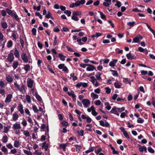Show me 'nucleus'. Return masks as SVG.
Returning <instances> with one entry per match:
<instances>
[{
    "label": "nucleus",
    "mask_w": 155,
    "mask_h": 155,
    "mask_svg": "<svg viewBox=\"0 0 155 155\" xmlns=\"http://www.w3.org/2000/svg\"><path fill=\"white\" fill-rule=\"evenodd\" d=\"M135 23V22H129L127 23V25L132 27L134 26Z\"/></svg>",
    "instance_id": "57"
},
{
    "label": "nucleus",
    "mask_w": 155,
    "mask_h": 155,
    "mask_svg": "<svg viewBox=\"0 0 155 155\" xmlns=\"http://www.w3.org/2000/svg\"><path fill=\"white\" fill-rule=\"evenodd\" d=\"M6 85V84H5L4 82L1 79L0 81V86L1 87V88L4 87Z\"/></svg>",
    "instance_id": "41"
},
{
    "label": "nucleus",
    "mask_w": 155,
    "mask_h": 155,
    "mask_svg": "<svg viewBox=\"0 0 155 155\" xmlns=\"http://www.w3.org/2000/svg\"><path fill=\"white\" fill-rule=\"evenodd\" d=\"M22 131L23 132V134L26 137H29L30 136V134L29 132L27 130H22Z\"/></svg>",
    "instance_id": "24"
},
{
    "label": "nucleus",
    "mask_w": 155,
    "mask_h": 155,
    "mask_svg": "<svg viewBox=\"0 0 155 155\" xmlns=\"http://www.w3.org/2000/svg\"><path fill=\"white\" fill-rule=\"evenodd\" d=\"M12 36L13 38V40L15 41H16L18 38V36L17 35V33H13L12 34Z\"/></svg>",
    "instance_id": "29"
},
{
    "label": "nucleus",
    "mask_w": 155,
    "mask_h": 155,
    "mask_svg": "<svg viewBox=\"0 0 155 155\" xmlns=\"http://www.w3.org/2000/svg\"><path fill=\"white\" fill-rule=\"evenodd\" d=\"M75 4L76 6H78L81 4V2L79 0H78L75 2Z\"/></svg>",
    "instance_id": "62"
},
{
    "label": "nucleus",
    "mask_w": 155,
    "mask_h": 155,
    "mask_svg": "<svg viewBox=\"0 0 155 155\" xmlns=\"http://www.w3.org/2000/svg\"><path fill=\"white\" fill-rule=\"evenodd\" d=\"M12 66L14 69H16L18 66L19 64L18 62L17 61H13L12 64Z\"/></svg>",
    "instance_id": "19"
},
{
    "label": "nucleus",
    "mask_w": 155,
    "mask_h": 155,
    "mask_svg": "<svg viewBox=\"0 0 155 155\" xmlns=\"http://www.w3.org/2000/svg\"><path fill=\"white\" fill-rule=\"evenodd\" d=\"M65 14H66L68 16H70L71 15V12L68 10H66L64 12Z\"/></svg>",
    "instance_id": "61"
},
{
    "label": "nucleus",
    "mask_w": 155,
    "mask_h": 155,
    "mask_svg": "<svg viewBox=\"0 0 155 155\" xmlns=\"http://www.w3.org/2000/svg\"><path fill=\"white\" fill-rule=\"evenodd\" d=\"M64 66L65 65L64 64H59L58 66V67L59 69H63V67H64Z\"/></svg>",
    "instance_id": "63"
},
{
    "label": "nucleus",
    "mask_w": 155,
    "mask_h": 155,
    "mask_svg": "<svg viewBox=\"0 0 155 155\" xmlns=\"http://www.w3.org/2000/svg\"><path fill=\"white\" fill-rule=\"evenodd\" d=\"M14 85L17 89L20 92H23V91H26L25 88L26 87L25 85L23 84H21L20 86L17 83V82L14 83Z\"/></svg>",
    "instance_id": "2"
},
{
    "label": "nucleus",
    "mask_w": 155,
    "mask_h": 155,
    "mask_svg": "<svg viewBox=\"0 0 155 155\" xmlns=\"http://www.w3.org/2000/svg\"><path fill=\"white\" fill-rule=\"evenodd\" d=\"M6 78L7 81L9 83L12 82L13 80V78L12 76L9 74L6 75Z\"/></svg>",
    "instance_id": "14"
},
{
    "label": "nucleus",
    "mask_w": 155,
    "mask_h": 155,
    "mask_svg": "<svg viewBox=\"0 0 155 155\" xmlns=\"http://www.w3.org/2000/svg\"><path fill=\"white\" fill-rule=\"evenodd\" d=\"M127 58L130 60H132L133 58V57L131 55V53H129L126 55Z\"/></svg>",
    "instance_id": "44"
},
{
    "label": "nucleus",
    "mask_w": 155,
    "mask_h": 155,
    "mask_svg": "<svg viewBox=\"0 0 155 155\" xmlns=\"http://www.w3.org/2000/svg\"><path fill=\"white\" fill-rule=\"evenodd\" d=\"M27 117L28 118L27 119L28 121L30 124H32L33 122L31 118L29 116H27Z\"/></svg>",
    "instance_id": "53"
},
{
    "label": "nucleus",
    "mask_w": 155,
    "mask_h": 155,
    "mask_svg": "<svg viewBox=\"0 0 155 155\" xmlns=\"http://www.w3.org/2000/svg\"><path fill=\"white\" fill-rule=\"evenodd\" d=\"M25 113L28 116H30L31 115L30 112L28 109L27 108H26L25 110Z\"/></svg>",
    "instance_id": "55"
},
{
    "label": "nucleus",
    "mask_w": 155,
    "mask_h": 155,
    "mask_svg": "<svg viewBox=\"0 0 155 155\" xmlns=\"http://www.w3.org/2000/svg\"><path fill=\"white\" fill-rule=\"evenodd\" d=\"M13 97L12 95V94H8L5 98V103H9L12 101V99Z\"/></svg>",
    "instance_id": "9"
},
{
    "label": "nucleus",
    "mask_w": 155,
    "mask_h": 155,
    "mask_svg": "<svg viewBox=\"0 0 155 155\" xmlns=\"http://www.w3.org/2000/svg\"><path fill=\"white\" fill-rule=\"evenodd\" d=\"M20 145V143L19 141L15 140L14 141V145L15 147H18Z\"/></svg>",
    "instance_id": "40"
},
{
    "label": "nucleus",
    "mask_w": 155,
    "mask_h": 155,
    "mask_svg": "<svg viewBox=\"0 0 155 155\" xmlns=\"http://www.w3.org/2000/svg\"><path fill=\"white\" fill-rule=\"evenodd\" d=\"M32 109L35 113H37L38 112V110L36 106L35 105L33 106Z\"/></svg>",
    "instance_id": "45"
},
{
    "label": "nucleus",
    "mask_w": 155,
    "mask_h": 155,
    "mask_svg": "<svg viewBox=\"0 0 155 155\" xmlns=\"http://www.w3.org/2000/svg\"><path fill=\"white\" fill-rule=\"evenodd\" d=\"M18 110L21 114H23L24 113L23 106L22 104H18Z\"/></svg>",
    "instance_id": "11"
},
{
    "label": "nucleus",
    "mask_w": 155,
    "mask_h": 155,
    "mask_svg": "<svg viewBox=\"0 0 155 155\" xmlns=\"http://www.w3.org/2000/svg\"><path fill=\"white\" fill-rule=\"evenodd\" d=\"M12 44H13L12 41L11 40H10L8 41L7 43V47L8 48H10L12 46Z\"/></svg>",
    "instance_id": "49"
},
{
    "label": "nucleus",
    "mask_w": 155,
    "mask_h": 155,
    "mask_svg": "<svg viewBox=\"0 0 155 155\" xmlns=\"http://www.w3.org/2000/svg\"><path fill=\"white\" fill-rule=\"evenodd\" d=\"M72 14L76 16H78L81 15V12L80 11L74 12H73Z\"/></svg>",
    "instance_id": "56"
},
{
    "label": "nucleus",
    "mask_w": 155,
    "mask_h": 155,
    "mask_svg": "<svg viewBox=\"0 0 155 155\" xmlns=\"http://www.w3.org/2000/svg\"><path fill=\"white\" fill-rule=\"evenodd\" d=\"M21 57L23 62L25 63H26L28 62L30 63L32 62V60L30 57L27 56L26 54L24 53L22 54Z\"/></svg>",
    "instance_id": "3"
},
{
    "label": "nucleus",
    "mask_w": 155,
    "mask_h": 155,
    "mask_svg": "<svg viewBox=\"0 0 155 155\" xmlns=\"http://www.w3.org/2000/svg\"><path fill=\"white\" fill-rule=\"evenodd\" d=\"M21 128L20 124L19 122H17L13 125L12 128L14 130L17 129H19Z\"/></svg>",
    "instance_id": "10"
},
{
    "label": "nucleus",
    "mask_w": 155,
    "mask_h": 155,
    "mask_svg": "<svg viewBox=\"0 0 155 155\" xmlns=\"http://www.w3.org/2000/svg\"><path fill=\"white\" fill-rule=\"evenodd\" d=\"M2 141L4 143H6L8 140V137L6 135H4L2 140Z\"/></svg>",
    "instance_id": "26"
},
{
    "label": "nucleus",
    "mask_w": 155,
    "mask_h": 155,
    "mask_svg": "<svg viewBox=\"0 0 155 155\" xmlns=\"http://www.w3.org/2000/svg\"><path fill=\"white\" fill-rule=\"evenodd\" d=\"M94 148L92 147H90L87 150H86L85 152L86 153L93 152L94 151Z\"/></svg>",
    "instance_id": "46"
},
{
    "label": "nucleus",
    "mask_w": 155,
    "mask_h": 155,
    "mask_svg": "<svg viewBox=\"0 0 155 155\" xmlns=\"http://www.w3.org/2000/svg\"><path fill=\"white\" fill-rule=\"evenodd\" d=\"M148 150L151 153H153L154 152V150L151 147H148Z\"/></svg>",
    "instance_id": "60"
},
{
    "label": "nucleus",
    "mask_w": 155,
    "mask_h": 155,
    "mask_svg": "<svg viewBox=\"0 0 155 155\" xmlns=\"http://www.w3.org/2000/svg\"><path fill=\"white\" fill-rule=\"evenodd\" d=\"M98 12L100 14V17L101 18L105 20L106 18V17L105 15L103 14L102 12L98 11Z\"/></svg>",
    "instance_id": "30"
},
{
    "label": "nucleus",
    "mask_w": 155,
    "mask_h": 155,
    "mask_svg": "<svg viewBox=\"0 0 155 155\" xmlns=\"http://www.w3.org/2000/svg\"><path fill=\"white\" fill-rule=\"evenodd\" d=\"M12 17H13L17 21H19V18L18 17V16L17 15L16 13L15 12L14 15H13Z\"/></svg>",
    "instance_id": "52"
},
{
    "label": "nucleus",
    "mask_w": 155,
    "mask_h": 155,
    "mask_svg": "<svg viewBox=\"0 0 155 155\" xmlns=\"http://www.w3.org/2000/svg\"><path fill=\"white\" fill-rule=\"evenodd\" d=\"M101 73L100 72H97L95 75V77L97 80L99 81H101L102 80V78L101 77Z\"/></svg>",
    "instance_id": "17"
},
{
    "label": "nucleus",
    "mask_w": 155,
    "mask_h": 155,
    "mask_svg": "<svg viewBox=\"0 0 155 155\" xmlns=\"http://www.w3.org/2000/svg\"><path fill=\"white\" fill-rule=\"evenodd\" d=\"M82 102L83 104L84 107L85 108L88 107L90 104V101L87 99H84L82 100Z\"/></svg>",
    "instance_id": "4"
},
{
    "label": "nucleus",
    "mask_w": 155,
    "mask_h": 155,
    "mask_svg": "<svg viewBox=\"0 0 155 155\" xmlns=\"http://www.w3.org/2000/svg\"><path fill=\"white\" fill-rule=\"evenodd\" d=\"M139 117V115L138 114H136V117H138V119L137 120V122L138 123L142 124L144 122V120L140 117Z\"/></svg>",
    "instance_id": "21"
},
{
    "label": "nucleus",
    "mask_w": 155,
    "mask_h": 155,
    "mask_svg": "<svg viewBox=\"0 0 155 155\" xmlns=\"http://www.w3.org/2000/svg\"><path fill=\"white\" fill-rule=\"evenodd\" d=\"M10 127H8L4 126L3 132L6 133L8 132L10 129Z\"/></svg>",
    "instance_id": "43"
},
{
    "label": "nucleus",
    "mask_w": 155,
    "mask_h": 155,
    "mask_svg": "<svg viewBox=\"0 0 155 155\" xmlns=\"http://www.w3.org/2000/svg\"><path fill=\"white\" fill-rule=\"evenodd\" d=\"M105 92L107 94H109L110 93L111 89L108 87L105 88Z\"/></svg>",
    "instance_id": "58"
},
{
    "label": "nucleus",
    "mask_w": 155,
    "mask_h": 155,
    "mask_svg": "<svg viewBox=\"0 0 155 155\" xmlns=\"http://www.w3.org/2000/svg\"><path fill=\"white\" fill-rule=\"evenodd\" d=\"M111 150H112V153L113 154H118V151H117L115 150L113 147L111 146Z\"/></svg>",
    "instance_id": "50"
},
{
    "label": "nucleus",
    "mask_w": 155,
    "mask_h": 155,
    "mask_svg": "<svg viewBox=\"0 0 155 155\" xmlns=\"http://www.w3.org/2000/svg\"><path fill=\"white\" fill-rule=\"evenodd\" d=\"M87 67L86 68V70L88 71H92L94 70H95V68L94 67L93 65L90 64H88Z\"/></svg>",
    "instance_id": "12"
},
{
    "label": "nucleus",
    "mask_w": 155,
    "mask_h": 155,
    "mask_svg": "<svg viewBox=\"0 0 155 155\" xmlns=\"http://www.w3.org/2000/svg\"><path fill=\"white\" fill-rule=\"evenodd\" d=\"M67 143L61 144L60 145V148H62L63 151H65L66 150L65 148L67 146Z\"/></svg>",
    "instance_id": "25"
},
{
    "label": "nucleus",
    "mask_w": 155,
    "mask_h": 155,
    "mask_svg": "<svg viewBox=\"0 0 155 155\" xmlns=\"http://www.w3.org/2000/svg\"><path fill=\"white\" fill-rule=\"evenodd\" d=\"M35 96L36 98L38 101L40 102L41 101H42V98L36 92L35 93Z\"/></svg>",
    "instance_id": "33"
},
{
    "label": "nucleus",
    "mask_w": 155,
    "mask_h": 155,
    "mask_svg": "<svg viewBox=\"0 0 155 155\" xmlns=\"http://www.w3.org/2000/svg\"><path fill=\"white\" fill-rule=\"evenodd\" d=\"M101 34L100 33H96L95 34L93 35L91 37L94 38V37L97 38L98 37L101 36Z\"/></svg>",
    "instance_id": "47"
},
{
    "label": "nucleus",
    "mask_w": 155,
    "mask_h": 155,
    "mask_svg": "<svg viewBox=\"0 0 155 155\" xmlns=\"http://www.w3.org/2000/svg\"><path fill=\"white\" fill-rule=\"evenodd\" d=\"M1 150L4 153L7 154V153L8 150L5 146H3L2 147Z\"/></svg>",
    "instance_id": "38"
},
{
    "label": "nucleus",
    "mask_w": 155,
    "mask_h": 155,
    "mask_svg": "<svg viewBox=\"0 0 155 155\" xmlns=\"http://www.w3.org/2000/svg\"><path fill=\"white\" fill-rule=\"evenodd\" d=\"M91 96L93 99H97L99 97L98 95L95 94L94 92H92L91 93Z\"/></svg>",
    "instance_id": "23"
},
{
    "label": "nucleus",
    "mask_w": 155,
    "mask_h": 155,
    "mask_svg": "<svg viewBox=\"0 0 155 155\" xmlns=\"http://www.w3.org/2000/svg\"><path fill=\"white\" fill-rule=\"evenodd\" d=\"M45 17L47 18H51L52 19H53L52 17L51 16V14L50 12H48L47 15L45 16Z\"/></svg>",
    "instance_id": "54"
},
{
    "label": "nucleus",
    "mask_w": 155,
    "mask_h": 155,
    "mask_svg": "<svg viewBox=\"0 0 155 155\" xmlns=\"http://www.w3.org/2000/svg\"><path fill=\"white\" fill-rule=\"evenodd\" d=\"M143 38V37L140 35H139L136 36V43H138L140 41V40H142Z\"/></svg>",
    "instance_id": "31"
},
{
    "label": "nucleus",
    "mask_w": 155,
    "mask_h": 155,
    "mask_svg": "<svg viewBox=\"0 0 155 155\" xmlns=\"http://www.w3.org/2000/svg\"><path fill=\"white\" fill-rule=\"evenodd\" d=\"M24 69L26 72H27L30 69V66L28 64H26L25 65Z\"/></svg>",
    "instance_id": "35"
},
{
    "label": "nucleus",
    "mask_w": 155,
    "mask_h": 155,
    "mask_svg": "<svg viewBox=\"0 0 155 155\" xmlns=\"http://www.w3.org/2000/svg\"><path fill=\"white\" fill-rule=\"evenodd\" d=\"M90 78L91 79V81L95 87H97L99 85V83L98 82L97 79L95 78L94 76H91L90 77Z\"/></svg>",
    "instance_id": "5"
},
{
    "label": "nucleus",
    "mask_w": 155,
    "mask_h": 155,
    "mask_svg": "<svg viewBox=\"0 0 155 155\" xmlns=\"http://www.w3.org/2000/svg\"><path fill=\"white\" fill-rule=\"evenodd\" d=\"M28 87L30 88L33 87L34 84V81L31 78H28L27 81Z\"/></svg>",
    "instance_id": "6"
},
{
    "label": "nucleus",
    "mask_w": 155,
    "mask_h": 155,
    "mask_svg": "<svg viewBox=\"0 0 155 155\" xmlns=\"http://www.w3.org/2000/svg\"><path fill=\"white\" fill-rule=\"evenodd\" d=\"M14 59V57L12 53H11L8 54L7 59L8 62L10 63L12 62L13 61Z\"/></svg>",
    "instance_id": "8"
},
{
    "label": "nucleus",
    "mask_w": 155,
    "mask_h": 155,
    "mask_svg": "<svg viewBox=\"0 0 155 155\" xmlns=\"http://www.w3.org/2000/svg\"><path fill=\"white\" fill-rule=\"evenodd\" d=\"M34 154L36 155H41L42 152L36 150Z\"/></svg>",
    "instance_id": "64"
},
{
    "label": "nucleus",
    "mask_w": 155,
    "mask_h": 155,
    "mask_svg": "<svg viewBox=\"0 0 155 155\" xmlns=\"http://www.w3.org/2000/svg\"><path fill=\"white\" fill-rule=\"evenodd\" d=\"M71 19L73 20L76 21H78L79 20V18L77 17V16L73 14H72Z\"/></svg>",
    "instance_id": "37"
},
{
    "label": "nucleus",
    "mask_w": 155,
    "mask_h": 155,
    "mask_svg": "<svg viewBox=\"0 0 155 155\" xmlns=\"http://www.w3.org/2000/svg\"><path fill=\"white\" fill-rule=\"evenodd\" d=\"M121 84L116 80V82L114 84L115 87L117 88H119L121 87Z\"/></svg>",
    "instance_id": "20"
},
{
    "label": "nucleus",
    "mask_w": 155,
    "mask_h": 155,
    "mask_svg": "<svg viewBox=\"0 0 155 155\" xmlns=\"http://www.w3.org/2000/svg\"><path fill=\"white\" fill-rule=\"evenodd\" d=\"M19 117V115L17 113L14 112L12 114V119L14 121H16Z\"/></svg>",
    "instance_id": "13"
},
{
    "label": "nucleus",
    "mask_w": 155,
    "mask_h": 155,
    "mask_svg": "<svg viewBox=\"0 0 155 155\" xmlns=\"http://www.w3.org/2000/svg\"><path fill=\"white\" fill-rule=\"evenodd\" d=\"M79 135L81 136H83L84 135V131L83 130H81L79 131H77Z\"/></svg>",
    "instance_id": "51"
},
{
    "label": "nucleus",
    "mask_w": 155,
    "mask_h": 155,
    "mask_svg": "<svg viewBox=\"0 0 155 155\" xmlns=\"http://www.w3.org/2000/svg\"><path fill=\"white\" fill-rule=\"evenodd\" d=\"M81 86L84 87H86L88 86V84L87 83L80 82L76 85V87L78 88H80Z\"/></svg>",
    "instance_id": "7"
},
{
    "label": "nucleus",
    "mask_w": 155,
    "mask_h": 155,
    "mask_svg": "<svg viewBox=\"0 0 155 155\" xmlns=\"http://www.w3.org/2000/svg\"><path fill=\"white\" fill-rule=\"evenodd\" d=\"M124 110L125 108L124 107L117 108L115 107H114L112 108L110 111V112L118 116L119 115V113H120L124 111Z\"/></svg>",
    "instance_id": "1"
},
{
    "label": "nucleus",
    "mask_w": 155,
    "mask_h": 155,
    "mask_svg": "<svg viewBox=\"0 0 155 155\" xmlns=\"http://www.w3.org/2000/svg\"><path fill=\"white\" fill-rule=\"evenodd\" d=\"M14 54L16 58H18L19 57V53L16 48H15Z\"/></svg>",
    "instance_id": "18"
},
{
    "label": "nucleus",
    "mask_w": 155,
    "mask_h": 155,
    "mask_svg": "<svg viewBox=\"0 0 155 155\" xmlns=\"http://www.w3.org/2000/svg\"><path fill=\"white\" fill-rule=\"evenodd\" d=\"M21 124L24 127H26L27 124L26 120L25 118H23Z\"/></svg>",
    "instance_id": "34"
},
{
    "label": "nucleus",
    "mask_w": 155,
    "mask_h": 155,
    "mask_svg": "<svg viewBox=\"0 0 155 155\" xmlns=\"http://www.w3.org/2000/svg\"><path fill=\"white\" fill-rule=\"evenodd\" d=\"M6 11L8 14L11 16H12L14 14L12 11L10 10L8 8L6 9Z\"/></svg>",
    "instance_id": "28"
},
{
    "label": "nucleus",
    "mask_w": 155,
    "mask_h": 155,
    "mask_svg": "<svg viewBox=\"0 0 155 155\" xmlns=\"http://www.w3.org/2000/svg\"><path fill=\"white\" fill-rule=\"evenodd\" d=\"M5 91L2 88H0V94L2 95H5Z\"/></svg>",
    "instance_id": "48"
},
{
    "label": "nucleus",
    "mask_w": 155,
    "mask_h": 155,
    "mask_svg": "<svg viewBox=\"0 0 155 155\" xmlns=\"http://www.w3.org/2000/svg\"><path fill=\"white\" fill-rule=\"evenodd\" d=\"M58 57L60 58V60L62 61H64L65 60V58H66V57L63 55L62 54L60 53L58 54Z\"/></svg>",
    "instance_id": "22"
},
{
    "label": "nucleus",
    "mask_w": 155,
    "mask_h": 155,
    "mask_svg": "<svg viewBox=\"0 0 155 155\" xmlns=\"http://www.w3.org/2000/svg\"><path fill=\"white\" fill-rule=\"evenodd\" d=\"M25 98L27 102L28 103H30L31 102V100L30 96L28 94L25 96Z\"/></svg>",
    "instance_id": "27"
},
{
    "label": "nucleus",
    "mask_w": 155,
    "mask_h": 155,
    "mask_svg": "<svg viewBox=\"0 0 155 155\" xmlns=\"http://www.w3.org/2000/svg\"><path fill=\"white\" fill-rule=\"evenodd\" d=\"M94 92L96 94H99L100 93L101 89L99 88H97L94 90Z\"/></svg>",
    "instance_id": "59"
},
{
    "label": "nucleus",
    "mask_w": 155,
    "mask_h": 155,
    "mask_svg": "<svg viewBox=\"0 0 155 155\" xmlns=\"http://www.w3.org/2000/svg\"><path fill=\"white\" fill-rule=\"evenodd\" d=\"M1 25L2 27L4 29H6L8 27L7 23L6 21H1Z\"/></svg>",
    "instance_id": "16"
},
{
    "label": "nucleus",
    "mask_w": 155,
    "mask_h": 155,
    "mask_svg": "<svg viewBox=\"0 0 155 155\" xmlns=\"http://www.w3.org/2000/svg\"><path fill=\"white\" fill-rule=\"evenodd\" d=\"M23 151L24 153L27 155H32V153L30 151L27 150H24Z\"/></svg>",
    "instance_id": "42"
},
{
    "label": "nucleus",
    "mask_w": 155,
    "mask_h": 155,
    "mask_svg": "<svg viewBox=\"0 0 155 155\" xmlns=\"http://www.w3.org/2000/svg\"><path fill=\"white\" fill-rule=\"evenodd\" d=\"M139 7H140V9L139 10L137 8H136V12H143V11L144 10V7L142 5H140L138 6Z\"/></svg>",
    "instance_id": "39"
},
{
    "label": "nucleus",
    "mask_w": 155,
    "mask_h": 155,
    "mask_svg": "<svg viewBox=\"0 0 155 155\" xmlns=\"http://www.w3.org/2000/svg\"><path fill=\"white\" fill-rule=\"evenodd\" d=\"M74 146L75 147L76 149V151L79 152L82 148V147L81 146L78 145H74Z\"/></svg>",
    "instance_id": "36"
},
{
    "label": "nucleus",
    "mask_w": 155,
    "mask_h": 155,
    "mask_svg": "<svg viewBox=\"0 0 155 155\" xmlns=\"http://www.w3.org/2000/svg\"><path fill=\"white\" fill-rule=\"evenodd\" d=\"M67 93L69 96H71L72 97L76 95L74 91L72 90L71 91H70L68 92Z\"/></svg>",
    "instance_id": "32"
},
{
    "label": "nucleus",
    "mask_w": 155,
    "mask_h": 155,
    "mask_svg": "<svg viewBox=\"0 0 155 155\" xmlns=\"http://www.w3.org/2000/svg\"><path fill=\"white\" fill-rule=\"evenodd\" d=\"M138 50L140 52H144L145 54H148V51L147 49H143L141 47H139L138 48Z\"/></svg>",
    "instance_id": "15"
}]
</instances>
